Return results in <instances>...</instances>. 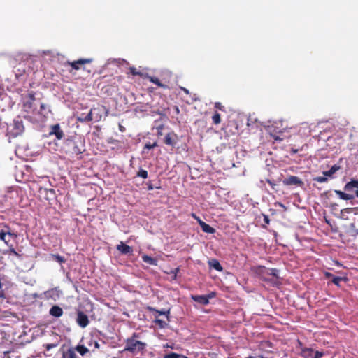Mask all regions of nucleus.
<instances>
[{
	"mask_svg": "<svg viewBox=\"0 0 358 358\" xmlns=\"http://www.w3.org/2000/svg\"><path fill=\"white\" fill-rule=\"evenodd\" d=\"M93 59L92 58H83L73 62L68 61L66 62V65L70 66L72 68V69L76 71L80 69L85 70V67L84 66V65L91 63Z\"/></svg>",
	"mask_w": 358,
	"mask_h": 358,
	"instance_id": "4",
	"label": "nucleus"
},
{
	"mask_svg": "<svg viewBox=\"0 0 358 358\" xmlns=\"http://www.w3.org/2000/svg\"><path fill=\"white\" fill-rule=\"evenodd\" d=\"M355 194H356L357 197H358V190L356 191Z\"/></svg>",
	"mask_w": 358,
	"mask_h": 358,
	"instance_id": "54",
	"label": "nucleus"
},
{
	"mask_svg": "<svg viewBox=\"0 0 358 358\" xmlns=\"http://www.w3.org/2000/svg\"><path fill=\"white\" fill-rule=\"evenodd\" d=\"M147 309L150 311V312H155L157 314V317L159 316V315H165L167 320L168 321H170L169 320V314H170V310H168L166 311H163V310H157L156 308H153V307H150V306H148L147 308Z\"/></svg>",
	"mask_w": 358,
	"mask_h": 358,
	"instance_id": "16",
	"label": "nucleus"
},
{
	"mask_svg": "<svg viewBox=\"0 0 358 358\" xmlns=\"http://www.w3.org/2000/svg\"><path fill=\"white\" fill-rule=\"evenodd\" d=\"M169 322V321H168L167 320H163L159 319L157 317V316H155V320H154V322L156 324H157L159 327V328H161V329L165 328L168 325Z\"/></svg>",
	"mask_w": 358,
	"mask_h": 358,
	"instance_id": "28",
	"label": "nucleus"
},
{
	"mask_svg": "<svg viewBox=\"0 0 358 358\" xmlns=\"http://www.w3.org/2000/svg\"><path fill=\"white\" fill-rule=\"evenodd\" d=\"M178 135L174 132L168 133L164 139V142L166 145L174 146L178 141Z\"/></svg>",
	"mask_w": 358,
	"mask_h": 358,
	"instance_id": "8",
	"label": "nucleus"
},
{
	"mask_svg": "<svg viewBox=\"0 0 358 358\" xmlns=\"http://www.w3.org/2000/svg\"><path fill=\"white\" fill-rule=\"evenodd\" d=\"M215 108L220 110L224 111V107L220 102H216L215 103Z\"/></svg>",
	"mask_w": 358,
	"mask_h": 358,
	"instance_id": "41",
	"label": "nucleus"
},
{
	"mask_svg": "<svg viewBox=\"0 0 358 358\" xmlns=\"http://www.w3.org/2000/svg\"><path fill=\"white\" fill-rule=\"evenodd\" d=\"M163 358H187V357L182 354L170 352L164 354Z\"/></svg>",
	"mask_w": 358,
	"mask_h": 358,
	"instance_id": "22",
	"label": "nucleus"
},
{
	"mask_svg": "<svg viewBox=\"0 0 358 358\" xmlns=\"http://www.w3.org/2000/svg\"><path fill=\"white\" fill-rule=\"evenodd\" d=\"M61 350L62 358H78L73 347L68 348L66 350L62 348Z\"/></svg>",
	"mask_w": 358,
	"mask_h": 358,
	"instance_id": "9",
	"label": "nucleus"
},
{
	"mask_svg": "<svg viewBox=\"0 0 358 358\" xmlns=\"http://www.w3.org/2000/svg\"><path fill=\"white\" fill-rule=\"evenodd\" d=\"M174 108H175L176 113L177 114H178V113H180V109H179V108H178V106H175V107H174Z\"/></svg>",
	"mask_w": 358,
	"mask_h": 358,
	"instance_id": "49",
	"label": "nucleus"
},
{
	"mask_svg": "<svg viewBox=\"0 0 358 358\" xmlns=\"http://www.w3.org/2000/svg\"><path fill=\"white\" fill-rule=\"evenodd\" d=\"M339 169H340V166L334 164V166H332L331 167V169L329 171L323 172V174L325 176L331 177L333 174H334Z\"/></svg>",
	"mask_w": 358,
	"mask_h": 358,
	"instance_id": "27",
	"label": "nucleus"
},
{
	"mask_svg": "<svg viewBox=\"0 0 358 358\" xmlns=\"http://www.w3.org/2000/svg\"><path fill=\"white\" fill-rule=\"evenodd\" d=\"M354 227H355V224H351V227L354 228Z\"/></svg>",
	"mask_w": 358,
	"mask_h": 358,
	"instance_id": "56",
	"label": "nucleus"
},
{
	"mask_svg": "<svg viewBox=\"0 0 358 358\" xmlns=\"http://www.w3.org/2000/svg\"><path fill=\"white\" fill-rule=\"evenodd\" d=\"M313 180L318 182L322 183V182H325L327 181V178L325 176H317V177L314 178Z\"/></svg>",
	"mask_w": 358,
	"mask_h": 358,
	"instance_id": "37",
	"label": "nucleus"
},
{
	"mask_svg": "<svg viewBox=\"0 0 358 358\" xmlns=\"http://www.w3.org/2000/svg\"><path fill=\"white\" fill-rule=\"evenodd\" d=\"M191 299L202 305H207L209 303L210 296L206 295H192Z\"/></svg>",
	"mask_w": 358,
	"mask_h": 358,
	"instance_id": "11",
	"label": "nucleus"
},
{
	"mask_svg": "<svg viewBox=\"0 0 358 358\" xmlns=\"http://www.w3.org/2000/svg\"><path fill=\"white\" fill-rule=\"evenodd\" d=\"M212 120L213 124H219L221 122V117L220 114L217 112H215L214 115L212 116Z\"/></svg>",
	"mask_w": 358,
	"mask_h": 358,
	"instance_id": "31",
	"label": "nucleus"
},
{
	"mask_svg": "<svg viewBox=\"0 0 358 358\" xmlns=\"http://www.w3.org/2000/svg\"><path fill=\"white\" fill-rule=\"evenodd\" d=\"M153 189H154V187L151 184L148 185V190H152Z\"/></svg>",
	"mask_w": 358,
	"mask_h": 358,
	"instance_id": "48",
	"label": "nucleus"
},
{
	"mask_svg": "<svg viewBox=\"0 0 358 358\" xmlns=\"http://www.w3.org/2000/svg\"><path fill=\"white\" fill-rule=\"evenodd\" d=\"M137 176L138 177H141L142 178H148V171L146 170H144V169H141L138 173H137Z\"/></svg>",
	"mask_w": 358,
	"mask_h": 358,
	"instance_id": "35",
	"label": "nucleus"
},
{
	"mask_svg": "<svg viewBox=\"0 0 358 358\" xmlns=\"http://www.w3.org/2000/svg\"><path fill=\"white\" fill-rule=\"evenodd\" d=\"M326 276L327 277H330V276H332V274L330 273H326Z\"/></svg>",
	"mask_w": 358,
	"mask_h": 358,
	"instance_id": "53",
	"label": "nucleus"
},
{
	"mask_svg": "<svg viewBox=\"0 0 358 358\" xmlns=\"http://www.w3.org/2000/svg\"><path fill=\"white\" fill-rule=\"evenodd\" d=\"M87 345L89 347L94 346V348L90 350L93 353H94L96 350H99L100 348V344L98 343L97 341L94 340L92 338H90V340L87 342Z\"/></svg>",
	"mask_w": 358,
	"mask_h": 358,
	"instance_id": "21",
	"label": "nucleus"
},
{
	"mask_svg": "<svg viewBox=\"0 0 358 358\" xmlns=\"http://www.w3.org/2000/svg\"><path fill=\"white\" fill-rule=\"evenodd\" d=\"M36 114L41 115L43 117H46V115L50 112L49 109L48 108L47 105L45 103H41L40 106V110H36Z\"/></svg>",
	"mask_w": 358,
	"mask_h": 358,
	"instance_id": "20",
	"label": "nucleus"
},
{
	"mask_svg": "<svg viewBox=\"0 0 358 358\" xmlns=\"http://www.w3.org/2000/svg\"><path fill=\"white\" fill-rule=\"evenodd\" d=\"M64 148L66 153L71 156L79 155L85 151L84 145L80 141L68 140Z\"/></svg>",
	"mask_w": 358,
	"mask_h": 358,
	"instance_id": "2",
	"label": "nucleus"
},
{
	"mask_svg": "<svg viewBox=\"0 0 358 358\" xmlns=\"http://www.w3.org/2000/svg\"><path fill=\"white\" fill-rule=\"evenodd\" d=\"M73 348L75 349L76 352H78L83 357L87 355V354L91 352L90 350L84 345L78 344Z\"/></svg>",
	"mask_w": 358,
	"mask_h": 358,
	"instance_id": "15",
	"label": "nucleus"
},
{
	"mask_svg": "<svg viewBox=\"0 0 358 358\" xmlns=\"http://www.w3.org/2000/svg\"><path fill=\"white\" fill-rule=\"evenodd\" d=\"M344 188L346 191H350L354 188H358V180H352L351 181L346 183Z\"/></svg>",
	"mask_w": 358,
	"mask_h": 358,
	"instance_id": "23",
	"label": "nucleus"
},
{
	"mask_svg": "<svg viewBox=\"0 0 358 358\" xmlns=\"http://www.w3.org/2000/svg\"><path fill=\"white\" fill-rule=\"evenodd\" d=\"M201 227L203 230V231L208 234H213L215 231V229L210 227L209 224H208L206 222H201Z\"/></svg>",
	"mask_w": 358,
	"mask_h": 358,
	"instance_id": "26",
	"label": "nucleus"
},
{
	"mask_svg": "<svg viewBox=\"0 0 358 358\" xmlns=\"http://www.w3.org/2000/svg\"><path fill=\"white\" fill-rule=\"evenodd\" d=\"M140 334L133 333L132 335L125 340V347L124 351L129 352L134 355L143 351L146 347V343L140 341Z\"/></svg>",
	"mask_w": 358,
	"mask_h": 358,
	"instance_id": "1",
	"label": "nucleus"
},
{
	"mask_svg": "<svg viewBox=\"0 0 358 358\" xmlns=\"http://www.w3.org/2000/svg\"><path fill=\"white\" fill-rule=\"evenodd\" d=\"M158 144L157 141H155L154 143L148 142L145 144L143 147V152H145V150H150L155 147H157Z\"/></svg>",
	"mask_w": 358,
	"mask_h": 358,
	"instance_id": "32",
	"label": "nucleus"
},
{
	"mask_svg": "<svg viewBox=\"0 0 358 358\" xmlns=\"http://www.w3.org/2000/svg\"><path fill=\"white\" fill-rule=\"evenodd\" d=\"M282 183L286 186L303 187L304 182L302 180L296 176H289L282 180Z\"/></svg>",
	"mask_w": 358,
	"mask_h": 358,
	"instance_id": "5",
	"label": "nucleus"
},
{
	"mask_svg": "<svg viewBox=\"0 0 358 358\" xmlns=\"http://www.w3.org/2000/svg\"><path fill=\"white\" fill-rule=\"evenodd\" d=\"M119 129L122 132L125 131V128L122 125H121V124H119Z\"/></svg>",
	"mask_w": 358,
	"mask_h": 358,
	"instance_id": "47",
	"label": "nucleus"
},
{
	"mask_svg": "<svg viewBox=\"0 0 358 358\" xmlns=\"http://www.w3.org/2000/svg\"><path fill=\"white\" fill-rule=\"evenodd\" d=\"M49 135H55L57 140H61L64 138V133L63 130L61 129L60 125L59 124H55L50 127Z\"/></svg>",
	"mask_w": 358,
	"mask_h": 358,
	"instance_id": "7",
	"label": "nucleus"
},
{
	"mask_svg": "<svg viewBox=\"0 0 358 358\" xmlns=\"http://www.w3.org/2000/svg\"><path fill=\"white\" fill-rule=\"evenodd\" d=\"M273 137L275 141H281V138H280L278 136H273Z\"/></svg>",
	"mask_w": 358,
	"mask_h": 358,
	"instance_id": "50",
	"label": "nucleus"
},
{
	"mask_svg": "<svg viewBox=\"0 0 358 358\" xmlns=\"http://www.w3.org/2000/svg\"><path fill=\"white\" fill-rule=\"evenodd\" d=\"M57 345H58L57 343H48V344L43 345V347L45 348L46 350L49 351L51 349L56 348Z\"/></svg>",
	"mask_w": 358,
	"mask_h": 358,
	"instance_id": "36",
	"label": "nucleus"
},
{
	"mask_svg": "<svg viewBox=\"0 0 358 358\" xmlns=\"http://www.w3.org/2000/svg\"><path fill=\"white\" fill-rule=\"evenodd\" d=\"M264 221L266 223H268L269 222V219L267 216H265L264 217Z\"/></svg>",
	"mask_w": 358,
	"mask_h": 358,
	"instance_id": "51",
	"label": "nucleus"
},
{
	"mask_svg": "<svg viewBox=\"0 0 358 358\" xmlns=\"http://www.w3.org/2000/svg\"><path fill=\"white\" fill-rule=\"evenodd\" d=\"M335 192L339 196L340 199L343 200H351L354 198L353 195L344 193L340 190H336Z\"/></svg>",
	"mask_w": 358,
	"mask_h": 358,
	"instance_id": "25",
	"label": "nucleus"
},
{
	"mask_svg": "<svg viewBox=\"0 0 358 358\" xmlns=\"http://www.w3.org/2000/svg\"><path fill=\"white\" fill-rule=\"evenodd\" d=\"M192 217L193 218H194L196 220H197V222H198V223L199 224V225H200V226H201V222H204L203 221H202V220L200 219V217H199L196 216V214H194V213H192Z\"/></svg>",
	"mask_w": 358,
	"mask_h": 358,
	"instance_id": "42",
	"label": "nucleus"
},
{
	"mask_svg": "<svg viewBox=\"0 0 358 358\" xmlns=\"http://www.w3.org/2000/svg\"><path fill=\"white\" fill-rule=\"evenodd\" d=\"M63 310L59 306L55 305L50 309L49 313L55 317H59L63 315Z\"/></svg>",
	"mask_w": 358,
	"mask_h": 358,
	"instance_id": "13",
	"label": "nucleus"
},
{
	"mask_svg": "<svg viewBox=\"0 0 358 358\" xmlns=\"http://www.w3.org/2000/svg\"><path fill=\"white\" fill-rule=\"evenodd\" d=\"M148 79L149 80L155 84L157 86H158L159 87H162V88H164V89H169V86L168 85L166 84H164L162 83L156 77H154V76H148Z\"/></svg>",
	"mask_w": 358,
	"mask_h": 358,
	"instance_id": "17",
	"label": "nucleus"
},
{
	"mask_svg": "<svg viewBox=\"0 0 358 358\" xmlns=\"http://www.w3.org/2000/svg\"><path fill=\"white\" fill-rule=\"evenodd\" d=\"M93 120L92 110L87 114L81 113L77 117V120L80 122H88Z\"/></svg>",
	"mask_w": 358,
	"mask_h": 358,
	"instance_id": "14",
	"label": "nucleus"
},
{
	"mask_svg": "<svg viewBox=\"0 0 358 358\" xmlns=\"http://www.w3.org/2000/svg\"><path fill=\"white\" fill-rule=\"evenodd\" d=\"M181 90L184 92L185 94H189V90L185 88V87H181Z\"/></svg>",
	"mask_w": 358,
	"mask_h": 358,
	"instance_id": "46",
	"label": "nucleus"
},
{
	"mask_svg": "<svg viewBox=\"0 0 358 358\" xmlns=\"http://www.w3.org/2000/svg\"><path fill=\"white\" fill-rule=\"evenodd\" d=\"M142 259L144 262L153 266L157 265V259L155 258H153L148 255H143L142 256Z\"/></svg>",
	"mask_w": 358,
	"mask_h": 358,
	"instance_id": "18",
	"label": "nucleus"
},
{
	"mask_svg": "<svg viewBox=\"0 0 358 358\" xmlns=\"http://www.w3.org/2000/svg\"><path fill=\"white\" fill-rule=\"evenodd\" d=\"M129 72H127V74H131L133 76H139L140 77H144L145 75L140 71H138L136 68L134 66H131L129 68Z\"/></svg>",
	"mask_w": 358,
	"mask_h": 358,
	"instance_id": "29",
	"label": "nucleus"
},
{
	"mask_svg": "<svg viewBox=\"0 0 358 358\" xmlns=\"http://www.w3.org/2000/svg\"><path fill=\"white\" fill-rule=\"evenodd\" d=\"M266 182L268 183L273 189H274V187L275 186L276 184L273 181L267 178L266 179Z\"/></svg>",
	"mask_w": 358,
	"mask_h": 358,
	"instance_id": "43",
	"label": "nucleus"
},
{
	"mask_svg": "<svg viewBox=\"0 0 358 358\" xmlns=\"http://www.w3.org/2000/svg\"><path fill=\"white\" fill-rule=\"evenodd\" d=\"M341 213L344 215L345 213L350 214H358V208H346L343 210H341Z\"/></svg>",
	"mask_w": 358,
	"mask_h": 358,
	"instance_id": "30",
	"label": "nucleus"
},
{
	"mask_svg": "<svg viewBox=\"0 0 358 358\" xmlns=\"http://www.w3.org/2000/svg\"><path fill=\"white\" fill-rule=\"evenodd\" d=\"M343 280V278L341 277H338V276H336V277H334L333 279H332V282L337 285V286H339V284H340V282Z\"/></svg>",
	"mask_w": 358,
	"mask_h": 358,
	"instance_id": "38",
	"label": "nucleus"
},
{
	"mask_svg": "<svg viewBox=\"0 0 358 358\" xmlns=\"http://www.w3.org/2000/svg\"><path fill=\"white\" fill-rule=\"evenodd\" d=\"M164 75H165L168 77H171L172 76V73L169 71H166L164 72Z\"/></svg>",
	"mask_w": 358,
	"mask_h": 358,
	"instance_id": "45",
	"label": "nucleus"
},
{
	"mask_svg": "<svg viewBox=\"0 0 358 358\" xmlns=\"http://www.w3.org/2000/svg\"><path fill=\"white\" fill-rule=\"evenodd\" d=\"M27 99H28L23 103V110L28 113L36 115V108L34 107V101L36 100L35 93L34 92H29L27 95Z\"/></svg>",
	"mask_w": 358,
	"mask_h": 358,
	"instance_id": "3",
	"label": "nucleus"
},
{
	"mask_svg": "<svg viewBox=\"0 0 358 358\" xmlns=\"http://www.w3.org/2000/svg\"><path fill=\"white\" fill-rule=\"evenodd\" d=\"M208 264H209L210 267L213 268L214 269H215L217 271H222L223 270V268L221 266V264H220V262H218V260H217L215 259H213L210 260L208 262Z\"/></svg>",
	"mask_w": 358,
	"mask_h": 358,
	"instance_id": "19",
	"label": "nucleus"
},
{
	"mask_svg": "<svg viewBox=\"0 0 358 358\" xmlns=\"http://www.w3.org/2000/svg\"><path fill=\"white\" fill-rule=\"evenodd\" d=\"M179 271H180V268L178 267V268H175L174 270H173V271H171V273H173V275H174V278H176L177 274H178V273L179 272Z\"/></svg>",
	"mask_w": 358,
	"mask_h": 358,
	"instance_id": "44",
	"label": "nucleus"
},
{
	"mask_svg": "<svg viewBox=\"0 0 358 358\" xmlns=\"http://www.w3.org/2000/svg\"><path fill=\"white\" fill-rule=\"evenodd\" d=\"M6 235H9L10 236H16V235L10 231H5L3 230L0 231V240L3 241L7 245H8V241L6 239Z\"/></svg>",
	"mask_w": 358,
	"mask_h": 358,
	"instance_id": "24",
	"label": "nucleus"
},
{
	"mask_svg": "<svg viewBox=\"0 0 358 358\" xmlns=\"http://www.w3.org/2000/svg\"><path fill=\"white\" fill-rule=\"evenodd\" d=\"M116 248L123 255H129L133 252L132 247L124 244L123 242H120V244L117 245Z\"/></svg>",
	"mask_w": 358,
	"mask_h": 358,
	"instance_id": "12",
	"label": "nucleus"
},
{
	"mask_svg": "<svg viewBox=\"0 0 358 358\" xmlns=\"http://www.w3.org/2000/svg\"><path fill=\"white\" fill-rule=\"evenodd\" d=\"M76 322L80 327L85 328L89 324L90 320L85 313L79 310L77 313Z\"/></svg>",
	"mask_w": 358,
	"mask_h": 358,
	"instance_id": "6",
	"label": "nucleus"
},
{
	"mask_svg": "<svg viewBox=\"0 0 358 358\" xmlns=\"http://www.w3.org/2000/svg\"><path fill=\"white\" fill-rule=\"evenodd\" d=\"M52 257L53 259L57 261V262L62 264V263H64L66 259L64 257L57 254V255H52Z\"/></svg>",
	"mask_w": 358,
	"mask_h": 358,
	"instance_id": "34",
	"label": "nucleus"
},
{
	"mask_svg": "<svg viewBox=\"0 0 358 358\" xmlns=\"http://www.w3.org/2000/svg\"><path fill=\"white\" fill-rule=\"evenodd\" d=\"M299 344L301 347L300 352L301 356L303 358H312L314 350L310 348L302 347V343L301 341H299Z\"/></svg>",
	"mask_w": 358,
	"mask_h": 358,
	"instance_id": "10",
	"label": "nucleus"
},
{
	"mask_svg": "<svg viewBox=\"0 0 358 358\" xmlns=\"http://www.w3.org/2000/svg\"><path fill=\"white\" fill-rule=\"evenodd\" d=\"M355 231L357 234H358V229H355Z\"/></svg>",
	"mask_w": 358,
	"mask_h": 358,
	"instance_id": "55",
	"label": "nucleus"
},
{
	"mask_svg": "<svg viewBox=\"0 0 358 358\" xmlns=\"http://www.w3.org/2000/svg\"><path fill=\"white\" fill-rule=\"evenodd\" d=\"M324 355V352H320V351H314V353H313V355L312 357V358H321L322 356Z\"/></svg>",
	"mask_w": 358,
	"mask_h": 358,
	"instance_id": "40",
	"label": "nucleus"
},
{
	"mask_svg": "<svg viewBox=\"0 0 358 358\" xmlns=\"http://www.w3.org/2000/svg\"><path fill=\"white\" fill-rule=\"evenodd\" d=\"M113 358H117V357H113Z\"/></svg>",
	"mask_w": 358,
	"mask_h": 358,
	"instance_id": "57",
	"label": "nucleus"
},
{
	"mask_svg": "<svg viewBox=\"0 0 358 358\" xmlns=\"http://www.w3.org/2000/svg\"><path fill=\"white\" fill-rule=\"evenodd\" d=\"M208 296H210V299L213 298V296H215V293L212 292V293L209 294Z\"/></svg>",
	"mask_w": 358,
	"mask_h": 358,
	"instance_id": "52",
	"label": "nucleus"
},
{
	"mask_svg": "<svg viewBox=\"0 0 358 358\" xmlns=\"http://www.w3.org/2000/svg\"><path fill=\"white\" fill-rule=\"evenodd\" d=\"M5 254L8 255H13L16 256L18 258H21V255H20L13 247L12 245L10 247V248L4 252Z\"/></svg>",
	"mask_w": 358,
	"mask_h": 358,
	"instance_id": "33",
	"label": "nucleus"
},
{
	"mask_svg": "<svg viewBox=\"0 0 358 358\" xmlns=\"http://www.w3.org/2000/svg\"><path fill=\"white\" fill-rule=\"evenodd\" d=\"M278 271L276 268H271L267 270V273L273 275V276H277Z\"/></svg>",
	"mask_w": 358,
	"mask_h": 358,
	"instance_id": "39",
	"label": "nucleus"
}]
</instances>
